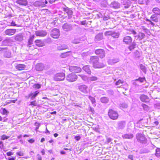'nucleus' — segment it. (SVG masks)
Segmentation results:
<instances>
[{"mask_svg": "<svg viewBox=\"0 0 160 160\" xmlns=\"http://www.w3.org/2000/svg\"><path fill=\"white\" fill-rule=\"evenodd\" d=\"M63 30L66 32H68L73 29V25L68 23H65L62 26Z\"/></svg>", "mask_w": 160, "mask_h": 160, "instance_id": "7", "label": "nucleus"}, {"mask_svg": "<svg viewBox=\"0 0 160 160\" xmlns=\"http://www.w3.org/2000/svg\"><path fill=\"white\" fill-rule=\"evenodd\" d=\"M140 98V100L142 102H146L149 101V98L148 97L144 94L142 95Z\"/></svg>", "mask_w": 160, "mask_h": 160, "instance_id": "18", "label": "nucleus"}, {"mask_svg": "<svg viewBox=\"0 0 160 160\" xmlns=\"http://www.w3.org/2000/svg\"><path fill=\"white\" fill-rule=\"evenodd\" d=\"M119 106L121 108H126L128 107V105L126 103H122L120 104Z\"/></svg>", "mask_w": 160, "mask_h": 160, "instance_id": "39", "label": "nucleus"}, {"mask_svg": "<svg viewBox=\"0 0 160 160\" xmlns=\"http://www.w3.org/2000/svg\"><path fill=\"white\" fill-rule=\"evenodd\" d=\"M79 90L84 94L88 93V87L85 85H82L78 87Z\"/></svg>", "mask_w": 160, "mask_h": 160, "instance_id": "9", "label": "nucleus"}, {"mask_svg": "<svg viewBox=\"0 0 160 160\" xmlns=\"http://www.w3.org/2000/svg\"><path fill=\"white\" fill-rule=\"evenodd\" d=\"M1 139L3 140L7 139L9 138V137L5 135H3L1 136Z\"/></svg>", "mask_w": 160, "mask_h": 160, "instance_id": "52", "label": "nucleus"}, {"mask_svg": "<svg viewBox=\"0 0 160 160\" xmlns=\"http://www.w3.org/2000/svg\"><path fill=\"white\" fill-rule=\"evenodd\" d=\"M122 3L124 5V7L126 8H129L131 4V2L130 0H124Z\"/></svg>", "mask_w": 160, "mask_h": 160, "instance_id": "25", "label": "nucleus"}, {"mask_svg": "<svg viewBox=\"0 0 160 160\" xmlns=\"http://www.w3.org/2000/svg\"><path fill=\"white\" fill-rule=\"evenodd\" d=\"M122 137L123 139H132L134 136L132 133H128L123 135Z\"/></svg>", "mask_w": 160, "mask_h": 160, "instance_id": "19", "label": "nucleus"}, {"mask_svg": "<svg viewBox=\"0 0 160 160\" xmlns=\"http://www.w3.org/2000/svg\"><path fill=\"white\" fill-rule=\"evenodd\" d=\"M72 42L75 44H77L80 43V40L78 38H75V39L72 41Z\"/></svg>", "mask_w": 160, "mask_h": 160, "instance_id": "47", "label": "nucleus"}, {"mask_svg": "<svg viewBox=\"0 0 160 160\" xmlns=\"http://www.w3.org/2000/svg\"><path fill=\"white\" fill-rule=\"evenodd\" d=\"M11 26H17L18 27H19V25H17L15 23V22L13 21H12L11 23Z\"/></svg>", "mask_w": 160, "mask_h": 160, "instance_id": "60", "label": "nucleus"}, {"mask_svg": "<svg viewBox=\"0 0 160 160\" xmlns=\"http://www.w3.org/2000/svg\"><path fill=\"white\" fill-rule=\"evenodd\" d=\"M37 102L36 101H33L31 102H30V105H32L33 106H37Z\"/></svg>", "mask_w": 160, "mask_h": 160, "instance_id": "55", "label": "nucleus"}, {"mask_svg": "<svg viewBox=\"0 0 160 160\" xmlns=\"http://www.w3.org/2000/svg\"><path fill=\"white\" fill-rule=\"evenodd\" d=\"M123 83V81L121 80H119L118 81L116 82V85H119L120 84H122Z\"/></svg>", "mask_w": 160, "mask_h": 160, "instance_id": "51", "label": "nucleus"}, {"mask_svg": "<svg viewBox=\"0 0 160 160\" xmlns=\"http://www.w3.org/2000/svg\"><path fill=\"white\" fill-rule=\"evenodd\" d=\"M36 45L39 47H42L44 45V42L41 40H36L35 41Z\"/></svg>", "mask_w": 160, "mask_h": 160, "instance_id": "24", "label": "nucleus"}, {"mask_svg": "<svg viewBox=\"0 0 160 160\" xmlns=\"http://www.w3.org/2000/svg\"><path fill=\"white\" fill-rule=\"evenodd\" d=\"M149 0H138V2L140 4L147 5L148 2Z\"/></svg>", "mask_w": 160, "mask_h": 160, "instance_id": "33", "label": "nucleus"}, {"mask_svg": "<svg viewBox=\"0 0 160 160\" xmlns=\"http://www.w3.org/2000/svg\"><path fill=\"white\" fill-rule=\"evenodd\" d=\"M71 52L70 51H69L67 52H65L62 53L61 54L60 56L62 58H65L66 57L68 56L69 55L68 54V53H71Z\"/></svg>", "mask_w": 160, "mask_h": 160, "instance_id": "34", "label": "nucleus"}, {"mask_svg": "<svg viewBox=\"0 0 160 160\" xmlns=\"http://www.w3.org/2000/svg\"><path fill=\"white\" fill-rule=\"evenodd\" d=\"M69 69L70 72L74 73H78L81 72L82 69L80 67L75 66H69Z\"/></svg>", "mask_w": 160, "mask_h": 160, "instance_id": "6", "label": "nucleus"}, {"mask_svg": "<svg viewBox=\"0 0 160 160\" xmlns=\"http://www.w3.org/2000/svg\"><path fill=\"white\" fill-rule=\"evenodd\" d=\"M103 38V33H100L97 34L95 38V41L98 42L102 40Z\"/></svg>", "mask_w": 160, "mask_h": 160, "instance_id": "14", "label": "nucleus"}, {"mask_svg": "<svg viewBox=\"0 0 160 160\" xmlns=\"http://www.w3.org/2000/svg\"><path fill=\"white\" fill-rule=\"evenodd\" d=\"M156 155L157 157H160V148H157L156 149Z\"/></svg>", "mask_w": 160, "mask_h": 160, "instance_id": "49", "label": "nucleus"}, {"mask_svg": "<svg viewBox=\"0 0 160 160\" xmlns=\"http://www.w3.org/2000/svg\"><path fill=\"white\" fill-rule=\"evenodd\" d=\"M82 69L88 74H90L91 71L89 65H86L83 67Z\"/></svg>", "mask_w": 160, "mask_h": 160, "instance_id": "29", "label": "nucleus"}, {"mask_svg": "<svg viewBox=\"0 0 160 160\" xmlns=\"http://www.w3.org/2000/svg\"><path fill=\"white\" fill-rule=\"evenodd\" d=\"M68 48V46L67 45L65 44L60 45L57 47V49L58 50H64Z\"/></svg>", "mask_w": 160, "mask_h": 160, "instance_id": "27", "label": "nucleus"}, {"mask_svg": "<svg viewBox=\"0 0 160 160\" xmlns=\"http://www.w3.org/2000/svg\"><path fill=\"white\" fill-rule=\"evenodd\" d=\"M145 35L144 33H139L138 35V39L139 41H140L145 38Z\"/></svg>", "mask_w": 160, "mask_h": 160, "instance_id": "32", "label": "nucleus"}, {"mask_svg": "<svg viewBox=\"0 0 160 160\" xmlns=\"http://www.w3.org/2000/svg\"><path fill=\"white\" fill-rule=\"evenodd\" d=\"M40 84L38 83H35L33 85V87L34 88H41Z\"/></svg>", "mask_w": 160, "mask_h": 160, "instance_id": "46", "label": "nucleus"}, {"mask_svg": "<svg viewBox=\"0 0 160 160\" xmlns=\"http://www.w3.org/2000/svg\"><path fill=\"white\" fill-rule=\"evenodd\" d=\"M110 7L114 8H120V4L117 2H114L111 3Z\"/></svg>", "mask_w": 160, "mask_h": 160, "instance_id": "22", "label": "nucleus"}, {"mask_svg": "<svg viewBox=\"0 0 160 160\" xmlns=\"http://www.w3.org/2000/svg\"><path fill=\"white\" fill-rule=\"evenodd\" d=\"M123 41L126 44H129L131 43L132 42V38L130 36H126L123 39Z\"/></svg>", "mask_w": 160, "mask_h": 160, "instance_id": "15", "label": "nucleus"}, {"mask_svg": "<svg viewBox=\"0 0 160 160\" xmlns=\"http://www.w3.org/2000/svg\"><path fill=\"white\" fill-rule=\"evenodd\" d=\"M78 76H80L82 79L84 81H86L88 80V77L87 76L83 75V74H81V75H78Z\"/></svg>", "mask_w": 160, "mask_h": 160, "instance_id": "42", "label": "nucleus"}, {"mask_svg": "<svg viewBox=\"0 0 160 160\" xmlns=\"http://www.w3.org/2000/svg\"><path fill=\"white\" fill-rule=\"evenodd\" d=\"M112 141V139L110 138H107V143L108 144Z\"/></svg>", "mask_w": 160, "mask_h": 160, "instance_id": "61", "label": "nucleus"}, {"mask_svg": "<svg viewBox=\"0 0 160 160\" xmlns=\"http://www.w3.org/2000/svg\"><path fill=\"white\" fill-rule=\"evenodd\" d=\"M89 80L91 81H94L97 80L98 78L96 77L92 76L89 78Z\"/></svg>", "mask_w": 160, "mask_h": 160, "instance_id": "53", "label": "nucleus"}, {"mask_svg": "<svg viewBox=\"0 0 160 160\" xmlns=\"http://www.w3.org/2000/svg\"><path fill=\"white\" fill-rule=\"evenodd\" d=\"M142 106L145 110H148V107L146 105L144 104H142Z\"/></svg>", "mask_w": 160, "mask_h": 160, "instance_id": "57", "label": "nucleus"}, {"mask_svg": "<svg viewBox=\"0 0 160 160\" xmlns=\"http://www.w3.org/2000/svg\"><path fill=\"white\" fill-rule=\"evenodd\" d=\"M95 53L96 54L99 55V57L101 58H103L105 57V52L104 50L102 49H97L96 50Z\"/></svg>", "mask_w": 160, "mask_h": 160, "instance_id": "11", "label": "nucleus"}, {"mask_svg": "<svg viewBox=\"0 0 160 160\" xmlns=\"http://www.w3.org/2000/svg\"><path fill=\"white\" fill-rule=\"evenodd\" d=\"M90 63L92 64L94 68H101L104 67V65L99 62V58L97 56L91 57L90 59Z\"/></svg>", "mask_w": 160, "mask_h": 160, "instance_id": "1", "label": "nucleus"}, {"mask_svg": "<svg viewBox=\"0 0 160 160\" xmlns=\"http://www.w3.org/2000/svg\"><path fill=\"white\" fill-rule=\"evenodd\" d=\"M75 140L77 141H79L81 138V137L79 136H76L74 138Z\"/></svg>", "mask_w": 160, "mask_h": 160, "instance_id": "63", "label": "nucleus"}, {"mask_svg": "<svg viewBox=\"0 0 160 160\" xmlns=\"http://www.w3.org/2000/svg\"><path fill=\"white\" fill-rule=\"evenodd\" d=\"M119 33L116 32H113L112 36V37L114 38H118L119 37Z\"/></svg>", "mask_w": 160, "mask_h": 160, "instance_id": "38", "label": "nucleus"}, {"mask_svg": "<svg viewBox=\"0 0 160 160\" xmlns=\"http://www.w3.org/2000/svg\"><path fill=\"white\" fill-rule=\"evenodd\" d=\"M26 68V66L24 64H19L16 66L17 69L19 70H23Z\"/></svg>", "mask_w": 160, "mask_h": 160, "instance_id": "28", "label": "nucleus"}, {"mask_svg": "<svg viewBox=\"0 0 160 160\" xmlns=\"http://www.w3.org/2000/svg\"><path fill=\"white\" fill-rule=\"evenodd\" d=\"M35 34L37 36L44 37L46 36L47 33L46 31L38 30L35 32Z\"/></svg>", "mask_w": 160, "mask_h": 160, "instance_id": "10", "label": "nucleus"}, {"mask_svg": "<svg viewBox=\"0 0 160 160\" xmlns=\"http://www.w3.org/2000/svg\"><path fill=\"white\" fill-rule=\"evenodd\" d=\"M44 68V65L41 63H38L36 66V69L37 71H42Z\"/></svg>", "mask_w": 160, "mask_h": 160, "instance_id": "16", "label": "nucleus"}, {"mask_svg": "<svg viewBox=\"0 0 160 160\" xmlns=\"http://www.w3.org/2000/svg\"><path fill=\"white\" fill-rule=\"evenodd\" d=\"M0 148L1 149H4L3 143L2 141H0Z\"/></svg>", "mask_w": 160, "mask_h": 160, "instance_id": "59", "label": "nucleus"}, {"mask_svg": "<svg viewBox=\"0 0 160 160\" xmlns=\"http://www.w3.org/2000/svg\"><path fill=\"white\" fill-rule=\"evenodd\" d=\"M8 118H6L5 117H4V118H2L1 116H0V121H3V122H6L8 121Z\"/></svg>", "mask_w": 160, "mask_h": 160, "instance_id": "54", "label": "nucleus"}, {"mask_svg": "<svg viewBox=\"0 0 160 160\" xmlns=\"http://www.w3.org/2000/svg\"><path fill=\"white\" fill-rule=\"evenodd\" d=\"M140 67L142 71L145 73L146 72V68L145 66L142 64H140Z\"/></svg>", "mask_w": 160, "mask_h": 160, "instance_id": "37", "label": "nucleus"}, {"mask_svg": "<svg viewBox=\"0 0 160 160\" xmlns=\"http://www.w3.org/2000/svg\"><path fill=\"white\" fill-rule=\"evenodd\" d=\"M144 80H145V78H139L138 79L135 80L136 81H139L141 83L143 82Z\"/></svg>", "mask_w": 160, "mask_h": 160, "instance_id": "50", "label": "nucleus"}, {"mask_svg": "<svg viewBox=\"0 0 160 160\" xmlns=\"http://www.w3.org/2000/svg\"><path fill=\"white\" fill-rule=\"evenodd\" d=\"M16 29H9L6 30L5 31L4 33L7 35L11 36L13 35L16 32Z\"/></svg>", "mask_w": 160, "mask_h": 160, "instance_id": "12", "label": "nucleus"}, {"mask_svg": "<svg viewBox=\"0 0 160 160\" xmlns=\"http://www.w3.org/2000/svg\"><path fill=\"white\" fill-rule=\"evenodd\" d=\"M88 98L92 104H94L95 103V99L94 97H92L90 96H89L88 97Z\"/></svg>", "mask_w": 160, "mask_h": 160, "instance_id": "43", "label": "nucleus"}, {"mask_svg": "<svg viewBox=\"0 0 160 160\" xmlns=\"http://www.w3.org/2000/svg\"><path fill=\"white\" fill-rule=\"evenodd\" d=\"M16 3L20 5H27L28 4V1L27 0H18Z\"/></svg>", "mask_w": 160, "mask_h": 160, "instance_id": "23", "label": "nucleus"}, {"mask_svg": "<svg viewBox=\"0 0 160 160\" xmlns=\"http://www.w3.org/2000/svg\"><path fill=\"white\" fill-rule=\"evenodd\" d=\"M108 114L110 118L113 120L117 119L119 116L117 111L112 109L109 110Z\"/></svg>", "mask_w": 160, "mask_h": 160, "instance_id": "2", "label": "nucleus"}, {"mask_svg": "<svg viewBox=\"0 0 160 160\" xmlns=\"http://www.w3.org/2000/svg\"><path fill=\"white\" fill-rule=\"evenodd\" d=\"M65 77V74L63 73H58L55 74L53 79L55 81H61L64 80Z\"/></svg>", "mask_w": 160, "mask_h": 160, "instance_id": "4", "label": "nucleus"}, {"mask_svg": "<svg viewBox=\"0 0 160 160\" xmlns=\"http://www.w3.org/2000/svg\"><path fill=\"white\" fill-rule=\"evenodd\" d=\"M136 138L138 142L143 144H146L147 140L145 136L141 133H138L136 134Z\"/></svg>", "mask_w": 160, "mask_h": 160, "instance_id": "3", "label": "nucleus"}, {"mask_svg": "<svg viewBox=\"0 0 160 160\" xmlns=\"http://www.w3.org/2000/svg\"><path fill=\"white\" fill-rule=\"evenodd\" d=\"M34 5L36 7H43L44 6V2L41 1L35 2L34 3Z\"/></svg>", "mask_w": 160, "mask_h": 160, "instance_id": "26", "label": "nucleus"}, {"mask_svg": "<svg viewBox=\"0 0 160 160\" xmlns=\"http://www.w3.org/2000/svg\"><path fill=\"white\" fill-rule=\"evenodd\" d=\"M150 18L152 19V20L155 22H157L158 21V19L154 15H152Z\"/></svg>", "mask_w": 160, "mask_h": 160, "instance_id": "40", "label": "nucleus"}, {"mask_svg": "<svg viewBox=\"0 0 160 160\" xmlns=\"http://www.w3.org/2000/svg\"><path fill=\"white\" fill-rule=\"evenodd\" d=\"M13 153L11 152H9L7 153V155L8 156H10L12 155H13Z\"/></svg>", "mask_w": 160, "mask_h": 160, "instance_id": "62", "label": "nucleus"}, {"mask_svg": "<svg viewBox=\"0 0 160 160\" xmlns=\"http://www.w3.org/2000/svg\"><path fill=\"white\" fill-rule=\"evenodd\" d=\"M113 32L111 31H107L104 32V35L105 36L111 35L112 36Z\"/></svg>", "mask_w": 160, "mask_h": 160, "instance_id": "45", "label": "nucleus"}, {"mask_svg": "<svg viewBox=\"0 0 160 160\" xmlns=\"http://www.w3.org/2000/svg\"><path fill=\"white\" fill-rule=\"evenodd\" d=\"M9 42V40L8 39H6L4 40L3 42V44H4L5 45H7V44Z\"/></svg>", "mask_w": 160, "mask_h": 160, "instance_id": "58", "label": "nucleus"}, {"mask_svg": "<svg viewBox=\"0 0 160 160\" xmlns=\"http://www.w3.org/2000/svg\"><path fill=\"white\" fill-rule=\"evenodd\" d=\"M65 11L68 13L69 18L72 17V11L70 10L66 9Z\"/></svg>", "mask_w": 160, "mask_h": 160, "instance_id": "41", "label": "nucleus"}, {"mask_svg": "<svg viewBox=\"0 0 160 160\" xmlns=\"http://www.w3.org/2000/svg\"><path fill=\"white\" fill-rule=\"evenodd\" d=\"M100 100L102 103H107L109 101V99L108 98L104 97L101 98Z\"/></svg>", "mask_w": 160, "mask_h": 160, "instance_id": "31", "label": "nucleus"}, {"mask_svg": "<svg viewBox=\"0 0 160 160\" xmlns=\"http://www.w3.org/2000/svg\"><path fill=\"white\" fill-rule=\"evenodd\" d=\"M14 39L17 41L21 42L23 40V36L22 34H19L14 36Z\"/></svg>", "mask_w": 160, "mask_h": 160, "instance_id": "17", "label": "nucleus"}, {"mask_svg": "<svg viewBox=\"0 0 160 160\" xmlns=\"http://www.w3.org/2000/svg\"><path fill=\"white\" fill-rule=\"evenodd\" d=\"M136 45V43L134 42H133L132 43L131 45H130L128 47V49L130 50L131 51L132 50L135 48V46Z\"/></svg>", "mask_w": 160, "mask_h": 160, "instance_id": "36", "label": "nucleus"}, {"mask_svg": "<svg viewBox=\"0 0 160 160\" xmlns=\"http://www.w3.org/2000/svg\"><path fill=\"white\" fill-rule=\"evenodd\" d=\"M37 158L38 160H42V158L41 156L39 154H38L37 156Z\"/></svg>", "mask_w": 160, "mask_h": 160, "instance_id": "64", "label": "nucleus"}, {"mask_svg": "<svg viewBox=\"0 0 160 160\" xmlns=\"http://www.w3.org/2000/svg\"><path fill=\"white\" fill-rule=\"evenodd\" d=\"M4 56L7 58H10L11 57V53L9 51H7L5 52L4 54Z\"/></svg>", "mask_w": 160, "mask_h": 160, "instance_id": "35", "label": "nucleus"}, {"mask_svg": "<svg viewBox=\"0 0 160 160\" xmlns=\"http://www.w3.org/2000/svg\"><path fill=\"white\" fill-rule=\"evenodd\" d=\"M39 92L37 91L36 92L31 93L28 95L29 97L30 98L31 100H33L38 95Z\"/></svg>", "mask_w": 160, "mask_h": 160, "instance_id": "20", "label": "nucleus"}, {"mask_svg": "<svg viewBox=\"0 0 160 160\" xmlns=\"http://www.w3.org/2000/svg\"><path fill=\"white\" fill-rule=\"evenodd\" d=\"M78 76L73 73H70L66 77V80L69 82L75 81L78 79Z\"/></svg>", "mask_w": 160, "mask_h": 160, "instance_id": "5", "label": "nucleus"}, {"mask_svg": "<svg viewBox=\"0 0 160 160\" xmlns=\"http://www.w3.org/2000/svg\"><path fill=\"white\" fill-rule=\"evenodd\" d=\"M9 113V112L5 108H4L2 109V114L3 115H7Z\"/></svg>", "mask_w": 160, "mask_h": 160, "instance_id": "48", "label": "nucleus"}, {"mask_svg": "<svg viewBox=\"0 0 160 160\" xmlns=\"http://www.w3.org/2000/svg\"><path fill=\"white\" fill-rule=\"evenodd\" d=\"M126 122L124 121H121L118 123L117 128L119 129H123L125 127Z\"/></svg>", "mask_w": 160, "mask_h": 160, "instance_id": "13", "label": "nucleus"}, {"mask_svg": "<svg viewBox=\"0 0 160 160\" xmlns=\"http://www.w3.org/2000/svg\"><path fill=\"white\" fill-rule=\"evenodd\" d=\"M119 61V59L118 58H113L108 60V63L109 65H112Z\"/></svg>", "mask_w": 160, "mask_h": 160, "instance_id": "21", "label": "nucleus"}, {"mask_svg": "<svg viewBox=\"0 0 160 160\" xmlns=\"http://www.w3.org/2000/svg\"><path fill=\"white\" fill-rule=\"evenodd\" d=\"M152 12L156 14L160 15V9L158 8H154Z\"/></svg>", "mask_w": 160, "mask_h": 160, "instance_id": "30", "label": "nucleus"}, {"mask_svg": "<svg viewBox=\"0 0 160 160\" xmlns=\"http://www.w3.org/2000/svg\"><path fill=\"white\" fill-rule=\"evenodd\" d=\"M16 154L19 156H22L24 155V153L20 151L16 153Z\"/></svg>", "mask_w": 160, "mask_h": 160, "instance_id": "56", "label": "nucleus"}, {"mask_svg": "<svg viewBox=\"0 0 160 160\" xmlns=\"http://www.w3.org/2000/svg\"><path fill=\"white\" fill-rule=\"evenodd\" d=\"M51 36L53 38H58L59 36V30L56 28L53 29L51 32Z\"/></svg>", "mask_w": 160, "mask_h": 160, "instance_id": "8", "label": "nucleus"}, {"mask_svg": "<svg viewBox=\"0 0 160 160\" xmlns=\"http://www.w3.org/2000/svg\"><path fill=\"white\" fill-rule=\"evenodd\" d=\"M34 38V35L30 36L28 40V42L30 43H32Z\"/></svg>", "mask_w": 160, "mask_h": 160, "instance_id": "44", "label": "nucleus"}]
</instances>
